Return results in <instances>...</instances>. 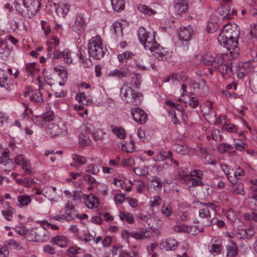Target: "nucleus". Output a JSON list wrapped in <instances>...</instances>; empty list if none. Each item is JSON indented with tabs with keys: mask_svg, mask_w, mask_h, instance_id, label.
<instances>
[{
	"mask_svg": "<svg viewBox=\"0 0 257 257\" xmlns=\"http://www.w3.org/2000/svg\"><path fill=\"white\" fill-rule=\"evenodd\" d=\"M236 53L230 52L228 53H223L217 55L214 59L206 56H201L199 57L200 63L205 65H212L215 68H217L218 71L222 74L232 73V68L230 59L237 57Z\"/></svg>",
	"mask_w": 257,
	"mask_h": 257,
	"instance_id": "f257e3e1",
	"label": "nucleus"
},
{
	"mask_svg": "<svg viewBox=\"0 0 257 257\" xmlns=\"http://www.w3.org/2000/svg\"><path fill=\"white\" fill-rule=\"evenodd\" d=\"M233 191L234 193L237 194H239L242 196L244 195L243 185L241 183H237L233 186Z\"/></svg>",
	"mask_w": 257,
	"mask_h": 257,
	"instance_id": "09e8293b",
	"label": "nucleus"
},
{
	"mask_svg": "<svg viewBox=\"0 0 257 257\" xmlns=\"http://www.w3.org/2000/svg\"><path fill=\"white\" fill-rule=\"evenodd\" d=\"M152 44L151 48H147V50H150L152 55L158 60H164L168 57L169 54L166 48L161 47L156 41Z\"/></svg>",
	"mask_w": 257,
	"mask_h": 257,
	"instance_id": "6e6552de",
	"label": "nucleus"
},
{
	"mask_svg": "<svg viewBox=\"0 0 257 257\" xmlns=\"http://www.w3.org/2000/svg\"><path fill=\"white\" fill-rule=\"evenodd\" d=\"M138 38L145 49L151 48V45L156 41L154 34L146 31L143 27L140 28L138 31Z\"/></svg>",
	"mask_w": 257,
	"mask_h": 257,
	"instance_id": "0eeeda50",
	"label": "nucleus"
},
{
	"mask_svg": "<svg viewBox=\"0 0 257 257\" xmlns=\"http://www.w3.org/2000/svg\"><path fill=\"white\" fill-rule=\"evenodd\" d=\"M131 114L134 120L140 124L145 123L148 119L147 113L140 108L132 109Z\"/></svg>",
	"mask_w": 257,
	"mask_h": 257,
	"instance_id": "f8f14e48",
	"label": "nucleus"
},
{
	"mask_svg": "<svg viewBox=\"0 0 257 257\" xmlns=\"http://www.w3.org/2000/svg\"><path fill=\"white\" fill-rule=\"evenodd\" d=\"M161 200L162 199L159 196H154L151 198L150 204L152 206H158L160 205Z\"/></svg>",
	"mask_w": 257,
	"mask_h": 257,
	"instance_id": "13d9d810",
	"label": "nucleus"
},
{
	"mask_svg": "<svg viewBox=\"0 0 257 257\" xmlns=\"http://www.w3.org/2000/svg\"><path fill=\"white\" fill-rule=\"evenodd\" d=\"M151 232L147 229L143 228L140 231H134L128 232L127 230H123L122 232V236L123 237H132L136 239H144L149 238L151 236Z\"/></svg>",
	"mask_w": 257,
	"mask_h": 257,
	"instance_id": "9d476101",
	"label": "nucleus"
},
{
	"mask_svg": "<svg viewBox=\"0 0 257 257\" xmlns=\"http://www.w3.org/2000/svg\"><path fill=\"white\" fill-rule=\"evenodd\" d=\"M85 203L89 208L96 207L98 205L97 198L93 195H89L85 200Z\"/></svg>",
	"mask_w": 257,
	"mask_h": 257,
	"instance_id": "72a5a7b5",
	"label": "nucleus"
},
{
	"mask_svg": "<svg viewBox=\"0 0 257 257\" xmlns=\"http://www.w3.org/2000/svg\"><path fill=\"white\" fill-rule=\"evenodd\" d=\"M36 66L35 63H27L26 65L25 71L28 76L33 75L35 74L36 69Z\"/></svg>",
	"mask_w": 257,
	"mask_h": 257,
	"instance_id": "ea45409f",
	"label": "nucleus"
},
{
	"mask_svg": "<svg viewBox=\"0 0 257 257\" xmlns=\"http://www.w3.org/2000/svg\"><path fill=\"white\" fill-rule=\"evenodd\" d=\"M16 231L20 235H25L26 236L27 232L30 230H27L26 227L23 225L16 226L15 228Z\"/></svg>",
	"mask_w": 257,
	"mask_h": 257,
	"instance_id": "0e129e2a",
	"label": "nucleus"
},
{
	"mask_svg": "<svg viewBox=\"0 0 257 257\" xmlns=\"http://www.w3.org/2000/svg\"><path fill=\"white\" fill-rule=\"evenodd\" d=\"M88 50L89 55L92 58L99 60L105 54L107 49L103 46L102 40L99 36L91 38L88 41Z\"/></svg>",
	"mask_w": 257,
	"mask_h": 257,
	"instance_id": "7ed1b4c3",
	"label": "nucleus"
},
{
	"mask_svg": "<svg viewBox=\"0 0 257 257\" xmlns=\"http://www.w3.org/2000/svg\"><path fill=\"white\" fill-rule=\"evenodd\" d=\"M84 180L87 182L88 183L93 185L96 183V181L95 178L92 177L91 175L86 174L84 176Z\"/></svg>",
	"mask_w": 257,
	"mask_h": 257,
	"instance_id": "774afa93",
	"label": "nucleus"
},
{
	"mask_svg": "<svg viewBox=\"0 0 257 257\" xmlns=\"http://www.w3.org/2000/svg\"><path fill=\"white\" fill-rule=\"evenodd\" d=\"M200 204L202 206V208L199 210V216L200 218L205 219V221L211 218L210 210L216 211V205L212 202H200Z\"/></svg>",
	"mask_w": 257,
	"mask_h": 257,
	"instance_id": "1a4fd4ad",
	"label": "nucleus"
},
{
	"mask_svg": "<svg viewBox=\"0 0 257 257\" xmlns=\"http://www.w3.org/2000/svg\"><path fill=\"white\" fill-rule=\"evenodd\" d=\"M54 72L57 74L62 79L59 82L60 85H63L67 79V73L64 67L60 66L54 67L53 68Z\"/></svg>",
	"mask_w": 257,
	"mask_h": 257,
	"instance_id": "412c9836",
	"label": "nucleus"
},
{
	"mask_svg": "<svg viewBox=\"0 0 257 257\" xmlns=\"http://www.w3.org/2000/svg\"><path fill=\"white\" fill-rule=\"evenodd\" d=\"M8 77L5 76L4 71L0 69V86L5 87V83L7 81Z\"/></svg>",
	"mask_w": 257,
	"mask_h": 257,
	"instance_id": "69168bd1",
	"label": "nucleus"
},
{
	"mask_svg": "<svg viewBox=\"0 0 257 257\" xmlns=\"http://www.w3.org/2000/svg\"><path fill=\"white\" fill-rule=\"evenodd\" d=\"M64 215L66 220L72 221L77 217L78 213L76 209L65 210Z\"/></svg>",
	"mask_w": 257,
	"mask_h": 257,
	"instance_id": "4c0bfd02",
	"label": "nucleus"
},
{
	"mask_svg": "<svg viewBox=\"0 0 257 257\" xmlns=\"http://www.w3.org/2000/svg\"><path fill=\"white\" fill-rule=\"evenodd\" d=\"M4 244L5 245H9L10 246V248L17 250H19L22 248L20 244L14 239H11L10 240L5 241Z\"/></svg>",
	"mask_w": 257,
	"mask_h": 257,
	"instance_id": "49530a36",
	"label": "nucleus"
},
{
	"mask_svg": "<svg viewBox=\"0 0 257 257\" xmlns=\"http://www.w3.org/2000/svg\"><path fill=\"white\" fill-rule=\"evenodd\" d=\"M44 196L50 200L53 203L56 202L57 197L56 188L54 187H48L45 189Z\"/></svg>",
	"mask_w": 257,
	"mask_h": 257,
	"instance_id": "b1692460",
	"label": "nucleus"
},
{
	"mask_svg": "<svg viewBox=\"0 0 257 257\" xmlns=\"http://www.w3.org/2000/svg\"><path fill=\"white\" fill-rule=\"evenodd\" d=\"M93 128L94 127L91 124L86 123V124L84 125L82 132L85 134H89L90 133H92V131H93Z\"/></svg>",
	"mask_w": 257,
	"mask_h": 257,
	"instance_id": "e2e57ef3",
	"label": "nucleus"
},
{
	"mask_svg": "<svg viewBox=\"0 0 257 257\" xmlns=\"http://www.w3.org/2000/svg\"><path fill=\"white\" fill-rule=\"evenodd\" d=\"M239 67L246 75L254 70L253 66L249 62L243 63Z\"/></svg>",
	"mask_w": 257,
	"mask_h": 257,
	"instance_id": "c03bdc74",
	"label": "nucleus"
},
{
	"mask_svg": "<svg viewBox=\"0 0 257 257\" xmlns=\"http://www.w3.org/2000/svg\"><path fill=\"white\" fill-rule=\"evenodd\" d=\"M22 168L24 170L26 175H32L30 162H25L24 164H22Z\"/></svg>",
	"mask_w": 257,
	"mask_h": 257,
	"instance_id": "4d7b16f0",
	"label": "nucleus"
},
{
	"mask_svg": "<svg viewBox=\"0 0 257 257\" xmlns=\"http://www.w3.org/2000/svg\"><path fill=\"white\" fill-rule=\"evenodd\" d=\"M15 162L16 164L22 166V164H24L25 162H29L27 160L25 159V157L22 155H19L16 156L15 158Z\"/></svg>",
	"mask_w": 257,
	"mask_h": 257,
	"instance_id": "bf43d9fd",
	"label": "nucleus"
},
{
	"mask_svg": "<svg viewBox=\"0 0 257 257\" xmlns=\"http://www.w3.org/2000/svg\"><path fill=\"white\" fill-rule=\"evenodd\" d=\"M85 19L81 15H78L76 18L74 24L72 25V29L76 33H81L85 28Z\"/></svg>",
	"mask_w": 257,
	"mask_h": 257,
	"instance_id": "dca6fc26",
	"label": "nucleus"
},
{
	"mask_svg": "<svg viewBox=\"0 0 257 257\" xmlns=\"http://www.w3.org/2000/svg\"><path fill=\"white\" fill-rule=\"evenodd\" d=\"M72 158L75 162V165L80 166L86 162V159L82 156L73 154L72 155Z\"/></svg>",
	"mask_w": 257,
	"mask_h": 257,
	"instance_id": "37998d69",
	"label": "nucleus"
},
{
	"mask_svg": "<svg viewBox=\"0 0 257 257\" xmlns=\"http://www.w3.org/2000/svg\"><path fill=\"white\" fill-rule=\"evenodd\" d=\"M114 34L117 37H121L122 36V24L119 22H115L112 25Z\"/></svg>",
	"mask_w": 257,
	"mask_h": 257,
	"instance_id": "2f4dec72",
	"label": "nucleus"
},
{
	"mask_svg": "<svg viewBox=\"0 0 257 257\" xmlns=\"http://www.w3.org/2000/svg\"><path fill=\"white\" fill-rule=\"evenodd\" d=\"M212 242V243L209 249L210 252L214 255L219 254L222 249L221 239L218 237H213Z\"/></svg>",
	"mask_w": 257,
	"mask_h": 257,
	"instance_id": "f3484780",
	"label": "nucleus"
},
{
	"mask_svg": "<svg viewBox=\"0 0 257 257\" xmlns=\"http://www.w3.org/2000/svg\"><path fill=\"white\" fill-rule=\"evenodd\" d=\"M14 212L15 209L11 208L8 210L6 209L3 210L2 211V213L7 220L11 221L13 218V215L14 213Z\"/></svg>",
	"mask_w": 257,
	"mask_h": 257,
	"instance_id": "de8ad7c7",
	"label": "nucleus"
},
{
	"mask_svg": "<svg viewBox=\"0 0 257 257\" xmlns=\"http://www.w3.org/2000/svg\"><path fill=\"white\" fill-rule=\"evenodd\" d=\"M49 237L48 231L44 227L37 228L36 230H31L27 232L26 238L29 241L44 242Z\"/></svg>",
	"mask_w": 257,
	"mask_h": 257,
	"instance_id": "423d86ee",
	"label": "nucleus"
},
{
	"mask_svg": "<svg viewBox=\"0 0 257 257\" xmlns=\"http://www.w3.org/2000/svg\"><path fill=\"white\" fill-rule=\"evenodd\" d=\"M54 6L57 15L63 18L69 12L70 7V5L68 3H54Z\"/></svg>",
	"mask_w": 257,
	"mask_h": 257,
	"instance_id": "a211bd4d",
	"label": "nucleus"
},
{
	"mask_svg": "<svg viewBox=\"0 0 257 257\" xmlns=\"http://www.w3.org/2000/svg\"><path fill=\"white\" fill-rule=\"evenodd\" d=\"M31 1V0H15V7L16 10L19 14L24 16L27 5L29 4Z\"/></svg>",
	"mask_w": 257,
	"mask_h": 257,
	"instance_id": "4be33fe9",
	"label": "nucleus"
},
{
	"mask_svg": "<svg viewBox=\"0 0 257 257\" xmlns=\"http://www.w3.org/2000/svg\"><path fill=\"white\" fill-rule=\"evenodd\" d=\"M223 130L230 133H234L236 131V127L234 124H225L223 126Z\"/></svg>",
	"mask_w": 257,
	"mask_h": 257,
	"instance_id": "338daca9",
	"label": "nucleus"
},
{
	"mask_svg": "<svg viewBox=\"0 0 257 257\" xmlns=\"http://www.w3.org/2000/svg\"><path fill=\"white\" fill-rule=\"evenodd\" d=\"M230 8L228 6L221 7L219 9V13L223 19L230 20L232 18V15L230 14Z\"/></svg>",
	"mask_w": 257,
	"mask_h": 257,
	"instance_id": "7c9ffc66",
	"label": "nucleus"
},
{
	"mask_svg": "<svg viewBox=\"0 0 257 257\" xmlns=\"http://www.w3.org/2000/svg\"><path fill=\"white\" fill-rule=\"evenodd\" d=\"M113 133L120 139L125 138V132L123 128L115 127L112 130Z\"/></svg>",
	"mask_w": 257,
	"mask_h": 257,
	"instance_id": "3c124183",
	"label": "nucleus"
},
{
	"mask_svg": "<svg viewBox=\"0 0 257 257\" xmlns=\"http://www.w3.org/2000/svg\"><path fill=\"white\" fill-rule=\"evenodd\" d=\"M206 85V81L203 79H198L196 80H192L190 83V86L194 89H204Z\"/></svg>",
	"mask_w": 257,
	"mask_h": 257,
	"instance_id": "c9c22d12",
	"label": "nucleus"
},
{
	"mask_svg": "<svg viewBox=\"0 0 257 257\" xmlns=\"http://www.w3.org/2000/svg\"><path fill=\"white\" fill-rule=\"evenodd\" d=\"M151 182H152L151 186H153L155 189H156L157 187L161 188L162 187V182L159 177H153L151 180Z\"/></svg>",
	"mask_w": 257,
	"mask_h": 257,
	"instance_id": "603ef678",
	"label": "nucleus"
},
{
	"mask_svg": "<svg viewBox=\"0 0 257 257\" xmlns=\"http://www.w3.org/2000/svg\"><path fill=\"white\" fill-rule=\"evenodd\" d=\"M40 6L41 3L39 1H34L32 2L31 0L29 4L27 5L24 16L31 18L39 10Z\"/></svg>",
	"mask_w": 257,
	"mask_h": 257,
	"instance_id": "ddd939ff",
	"label": "nucleus"
},
{
	"mask_svg": "<svg viewBox=\"0 0 257 257\" xmlns=\"http://www.w3.org/2000/svg\"><path fill=\"white\" fill-rule=\"evenodd\" d=\"M50 242L52 244H56L61 247H65L67 246L69 241L66 236L58 235L51 238Z\"/></svg>",
	"mask_w": 257,
	"mask_h": 257,
	"instance_id": "aec40b11",
	"label": "nucleus"
},
{
	"mask_svg": "<svg viewBox=\"0 0 257 257\" xmlns=\"http://www.w3.org/2000/svg\"><path fill=\"white\" fill-rule=\"evenodd\" d=\"M246 144L240 141L234 144L235 149L239 151H244L246 148Z\"/></svg>",
	"mask_w": 257,
	"mask_h": 257,
	"instance_id": "680f3d73",
	"label": "nucleus"
},
{
	"mask_svg": "<svg viewBox=\"0 0 257 257\" xmlns=\"http://www.w3.org/2000/svg\"><path fill=\"white\" fill-rule=\"evenodd\" d=\"M239 34L238 29H232V30L226 31V32H220V35L218 37L219 43L224 47L226 48L229 52L237 47V42L234 39L238 36Z\"/></svg>",
	"mask_w": 257,
	"mask_h": 257,
	"instance_id": "f03ea898",
	"label": "nucleus"
},
{
	"mask_svg": "<svg viewBox=\"0 0 257 257\" xmlns=\"http://www.w3.org/2000/svg\"><path fill=\"white\" fill-rule=\"evenodd\" d=\"M161 245L166 250H173L176 249L178 242L175 239L170 238L162 242Z\"/></svg>",
	"mask_w": 257,
	"mask_h": 257,
	"instance_id": "a878e982",
	"label": "nucleus"
},
{
	"mask_svg": "<svg viewBox=\"0 0 257 257\" xmlns=\"http://www.w3.org/2000/svg\"><path fill=\"white\" fill-rule=\"evenodd\" d=\"M119 216L121 220L125 221L128 223L131 224L134 222V217L131 213L120 212Z\"/></svg>",
	"mask_w": 257,
	"mask_h": 257,
	"instance_id": "58836bf2",
	"label": "nucleus"
},
{
	"mask_svg": "<svg viewBox=\"0 0 257 257\" xmlns=\"http://www.w3.org/2000/svg\"><path fill=\"white\" fill-rule=\"evenodd\" d=\"M30 99L38 104H41L44 101L42 93L39 91L33 92Z\"/></svg>",
	"mask_w": 257,
	"mask_h": 257,
	"instance_id": "e433bc0d",
	"label": "nucleus"
},
{
	"mask_svg": "<svg viewBox=\"0 0 257 257\" xmlns=\"http://www.w3.org/2000/svg\"><path fill=\"white\" fill-rule=\"evenodd\" d=\"M137 9L138 11H139L142 13H143L145 15L149 16L154 15L156 13V11L146 5L141 4L139 5L138 6Z\"/></svg>",
	"mask_w": 257,
	"mask_h": 257,
	"instance_id": "f704fd0d",
	"label": "nucleus"
},
{
	"mask_svg": "<svg viewBox=\"0 0 257 257\" xmlns=\"http://www.w3.org/2000/svg\"><path fill=\"white\" fill-rule=\"evenodd\" d=\"M113 10L117 12L123 11L125 8L124 0H110Z\"/></svg>",
	"mask_w": 257,
	"mask_h": 257,
	"instance_id": "c756f323",
	"label": "nucleus"
},
{
	"mask_svg": "<svg viewBox=\"0 0 257 257\" xmlns=\"http://www.w3.org/2000/svg\"><path fill=\"white\" fill-rule=\"evenodd\" d=\"M32 201L31 196L27 195H20L18 197V206L20 207L28 206Z\"/></svg>",
	"mask_w": 257,
	"mask_h": 257,
	"instance_id": "cd10ccee",
	"label": "nucleus"
},
{
	"mask_svg": "<svg viewBox=\"0 0 257 257\" xmlns=\"http://www.w3.org/2000/svg\"><path fill=\"white\" fill-rule=\"evenodd\" d=\"M86 97L85 94L84 92L78 93L76 96V99L78 102H81L82 104L87 105V101L85 102Z\"/></svg>",
	"mask_w": 257,
	"mask_h": 257,
	"instance_id": "5fc2aeb1",
	"label": "nucleus"
},
{
	"mask_svg": "<svg viewBox=\"0 0 257 257\" xmlns=\"http://www.w3.org/2000/svg\"><path fill=\"white\" fill-rule=\"evenodd\" d=\"M53 57L54 59H60L63 58L64 61L66 63H72L71 52L68 49H65L62 52L55 50L53 54Z\"/></svg>",
	"mask_w": 257,
	"mask_h": 257,
	"instance_id": "2eb2a0df",
	"label": "nucleus"
},
{
	"mask_svg": "<svg viewBox=\"0 0 257 257\" xmlns=\"http://www.w3.org/2000/svg\"><path fill=\"white\" fill-rule=\"evenodd\" d=\"M192 34L193 29L190 26H188L184 28H180L179 37L181 40L188 42L190 40Z\"/></svg>",
	"mask_w": 257,
	"mask_h": 257,
	"instance_id": "6ab92c4d",
	"label": "nucleus"
},
{
	"mask_svg": "<svg viewBox=\"0 0 257 257\" xmlns=\"http://www.w3.org/2000/svg\"><path fill=\"white\" fill-rule=\"evenodd\" d=\"M13 48L10 47L8 42L0 38V58L7 60L10 55Z\"/></svg>",
	"mask_w": 257,
	"mask_h": 257,
	"instance_id": "4468645a",
	"label": "nucleus"
},
{
	"mask_svg": "<svg viewBox=\"0 0 257 257\" xmlns=\"http://www.w3.org/2000/svg\"><path fill=\"white\" fill-rule=\"evenodd\" d=\"M226 249L227 257H235L237 255L238 247L236 244L233 241H230L226 246Z\"/></svg>",
	"mask_w": 257,
	"mask_h": 257,
	"instance_id": "bb28decb",
	"label": "nucleus"
},
{
	"mask_svg": "<svg viewBox=\"0 0 257 257\" xmlns=\"http://www.w3.org/2000/svg\"><path fill=\"white\" fill-rule=\"evenodd\" d=\"M249 84L251 91L257 93V78H251L249 80Z\"/></svg>",
	"mask_w": 257,
	"mask_h": 257,
	"instance_id": "052dcab7",
	"label": "nucleus"
},
{
	"mask_svg": "<svg viewBox=\"0 0 257 257\" xmlns=\"http://www.w3.org/2000/svg\"><path fill=\"white\" fill-rule=\"evenodd\" d=\"M0 164L6 166L10 164L12 165V161L9 158V152L8 151H3L2 149L0 148Z\"/></svg>",
	"mask_w": 257,
	"mask_h": 257,
	"instance_id": "c85d7f7f",
	"label": "nucleus"
},
{
	"mask_svg": "<svg viewBox=\"0 0 257 257\" xmlns=\"http://www.w3.org/2000/svg\"><path fill=\"white\" fill-rule=\"evenodd\" d=\"M180 79V76L178 74H173L169 75L164 78L163 81L164 82H168L171 81L173 84H177L179 82Z\"/></svg>",
	"mask_w": 257,
	"mask_h": 257,
	"instance_id": "a19ab883",
	"label": "nucleus"
},
{
	"mask_svg": "<svg viewBox=\"0 0 257 257\" xmlns=\"http://www.w3.org/2000/svg\"><path fill=\"white\" fill-rule=\"evenodd\" d=\"M120 93L122 94V100L133 105H139L141 103L142 94L136 92L127 85L120 89Z\"/></svg>",
	"mask_w": 257,
	"mask_h": 257,
	"instance_id": "39448f33",
	"label": "nucleus"
},
{
	"mask_svg": "<svg viewBox=\"0 0 257 257\" xmlns=\"http://www.w3.org/2000/svg\"><path fill=\"white\" fill-rule=\"evenodd\" d=\"M79 141L83 145H88L90 144V140L88 134H85L81 132L79 135Z\"/></svg>",
	"mask_w": 257,
	"mask_h": 257,
	"instance_id": "79ce46f5",
	"label": "nucleus"
},
{
	"mask_svg": "<svg viewBox=\"0 0 257 257\" xmlns=\"http://www.w3.org/2000/svg\"><path fill=\"white\" fill-rule=\"evenodd\" d=\"M244 218L248 221H254L257 222V213L251 212H246L243 214Z\"/></svg>",
	"mask_w": 257,
	"mask_h": 257,
	"instance_id": "8fccbe9b",
	"label": "nucleus"
},
{
	"mask_svg": "<svg viewBox=\"0 0 257 257\" xmlns=\"http://www.w3.org/2000/svg\"><path fill=\"white\" fill-rule=\"evenodd\" d=\"M129 73L127 69L121 67L119 69H115L112 71H111L108 76L109 77H114L116 76L119 78L124 77L127 76Z\"/></svg>",
	"mask_w": 257,
	"mask_h": 257,
	"instance_id": "393cba45",
	"label": "nucleus"
},
{
	"mask_svg": "<svg viewBox=\"0 0 257 257\" xmlns=\"http://www.w3.org/2000/svg\"><path fill=\"white\" fill-rule=\"evenodd\" d=\"M142 76L139 74H134L132 78L131 83L134 84L135 87L138 88L140 87V85L142 82Z\"/></svg>",
	"mask_w": 257,
	"mask_h": 257,
	"instance_id": "a18cd8bd",
	"label": "nucleus"
},
{
	"mask_svg": "<svg viewBox=\"0 0 257 257\" xmlns=\"http://www.w3.org/2000/svg\"><path fill=\"white\" fill-rule=\"evenodd\" d=\"M173 149L176 152L182 155H188L190 153V150L186 145L175 144L173 146Z\"/></svg>",
	"mask_w": 257,
	"mask_h": 257,
	"instance_id": "473e14b6",
	"label": "nucleus"
},
{
	"mask_svg": "<svg viewBox=\"0 0 257 257\" xmlns=\"http://www.w3.org/2000/svg\"><path fill=\"white\" fill-rule=\"evenodd\" d=\"M133 56H134L133 53L126 51L121 54H119L117 57L119 61L122 62L123 60L131 58Z\"/></svg>",
	"mask_w": 257,
	"mask_h": 257,
	"instance_id": "864d4df0",
	"label": "nucleus"
},
{
	"mask_svg": "<svg viewBox=\"0 0 257 257\" xmlns=\"http://www.w3.org/2000/svg\"><path fill=\"white\" fill-rule=\"evenodd\" d=\"M174 8L176 13L179 15L185 13L188 9L187 0H175Z\"/></svg>",
	"mask_w": 257,
	"mask_h": 257,
	"instance_id": "5701e85b",
	"label": "nucleus"
},
{
	"mask_svg": "<svg viewBox=\"0 0 257 257\" xmlns=\"http://www.w3.org/2000/svg\"><path fill=\"white\" fill-rule=\"evenodd\" d=\"M161 212L162 214L166 216H169L172 212V207L169 205H167V206L164 205L162 207Z\"/></svg>",
	"mask_w": 257,
	"mask_h": 257,
	"instance_id": "6e6d98bb",
	"label": "nucleus"
},
{
	"mask_svg": "<svg viewBox=\"0 0 257 257\" xmlns=\"http://www.w3.org/2000/svg\"><path fill=\"white\" fill-rule=\"evenodd\" d=\"M54 116L53 111H48L40 116H35L32 117L33 122L37 126L42 127L48 123L50 119Z\"/></svg>",
	"mask_w": 257,
	"mask_h": 257,
	"instance_id": "9b49d317",
	"label": "nucleus"
},
{
	"mask_svg": "<svg viewBox=\"0 0 257 257\" xmlns=\"http://www.w3.org/2000/svg\"><path fill=\"white\" fill-rule=\"evenodd\" d=\"M46 134L51 138L65 136L66 134L65 126L62 121L52 119L49 120L46 126Z\"/></svg>",
	"mask_w": 257,
	"mask_h": 257,
	"instance_id": "20e7f679",
	"label": "nucleus"
}]
</instances>
